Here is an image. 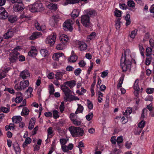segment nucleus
Returning <instances> with one entry per match:
<instances>
[{
    "instance_id": "obj_1",
    "label": "nucleus",
    "mask_w": 154,
    "mask_h": 154,
    "mask_svg": "<svg viewBox=\"0 0 154 154\" xmlns=\"http://www.w3.org/2000/svg\"><path fill=\"white\" fill-rule=\"evenodd\" d=\"M131 53L129 49H127L124 51V54H122L120 60L122 72H125L128 69H130L132 58Z\"/></svg>"
},
{
    "instance_id": "obj_2",
    "label": "nucleus",
    "mask_w": 154,
    "mask_h": 154,
    "mask_svg": "<svg viewBox=\"0 0 154 154\" xmlns=\"http://www.w3.org/2000/svg\"><path fill=\"white\" fill-rule=\"evenodd\" d=\"M61 89L65 95V97H64V100L65 101L71 102L73 100H79L78 97L71 94V91L67 86L63 85L61 86Z\"/></svg>"
},
{
    "instance_id": "obj_3",
    "label": "nucleus",
    "mask_w": 154,
    "mask_h": 154,
    "mask_svg": "<svg viewBox=\"0 0 154 154\" xmlns=\"http://www.w3.org/2000/svg\"><path fill=\"white\" fill-rule=\"evenodd\" d=\"M70 133L73 137H82L83 135L84 131L81 128L71 126L67 128Z\"/></svg>"
},
{
    "instance_id": "obj_4",
    "label": "nucleus",
    "mask_w": 154,
    "mask_h": 154,
    "mask_svg": "<svg viewBox=\"0 0 154 154\" xmlns=\"http://www.w3.org/2000/svg\"><path fill=\"white\" fill-rule=\"evenodd\" d=\"M29 10L32 12H40L43 9L42 4L41 3H35L29 6Z\"/></svg>"
},
{
    "instance_id": "obj_5",
    "label": "nucleus",
    "mask_w": 154,
    "mask_h": 154,
    "mask_svg": "<svg viewBox=\"0 0 154 154\" xmlns=\"http://www.w3.org/2000/svg\"><path fill=\"white\" fill-rule=\"evenodd\" d=\"M73 23V22L70 19L66 20L63 25L64 29L66 31L69 30L72 32L73 30V28L72 26Z\"/></svg>"
},
{
    "instance_id": "obj_6",
    "label": "nucleus",
    "mask_w": 154,
    "mask_h": 154,
    "mask_svg": "<svg viewBox=\"0 0 154 154\" xmlns=\"http://www.w3.org/2000/svg\"><path fill=\"white\" fill-rule=\"evenodd\" d=\"M81 23L84 26L86 27L90 26V17L87 15H84L81 16Z\"/></svg>"
},
{
    "instance_id": "obj_7",
    "label": "nucleus",
    "mask_w": 154,
    "mask_h": 154,
    "mask_svg": "<svg viewBox=\"0 0 154 154\" xmlns=\"http://www.w3.org/2000/svg\"><path fill=\"white\" fill-rule=\"evenodd\" d=\"M20 55L19 52H12L11 51L9 54V61L11 63L17 62L18 60V57Z\"/></svg>"
},
{
    "instance_id": "obj_8",
    "label": "nucleus",
    "mask_w": 154,
    "mask_h": 154,
    "mask_svg": "<svg viewBox=\"0 0 154 154\" xmlns=\"http://www.w3.org/2000/svg\"><path fill=\"white\" fill-rule=\"evenodd\" d=\"M56 38V34L54 32L47 37L46 42L51 46H52L55 43Z\"/></svg>"
},
{
    "instance_id": "obj_9",
    "label": "nucleus",
    "mask_w": 154,
    "mask_h": 154,
    "mask_svg": "<svg viewBox=\"0 0 154 154\" xmlns=\"http://www.w3.org/2000/svg\"><path fill=\"white\" fill-rule=\"evenodd\" d=\"M14 11L16 12H21L24 10V6L23 3L16 4L13 6Z\"/></svg>"
},
{
    "instance_id": "obj_10",
    "label": "nucleus",
    "mask_w": 154,
    "mask_h": 154,
    "mask_svg": "<svg viewBox=\"0 0 154 154\" xmlns=\"http://www.w3.org/2000/svg\"><path fill=\"white\" fill-rule=\"evenodd\" d=\"M8 14L4 8L0 6V19H6L8 18Z\"/></svg>"
},
{
    "instance_id": "obj_11",
    "label": "nucleus",
    "mask_w": 154,
    "mask_h": 154,
    "mask_svg": "<svg viewBox=\"0 0 154 154\" xmlns=\"http://www.w3.org/2000/svg\"><path fill=\"white\" fill-rule=\"evenodd\" d=\"M38 51L35 47L32 46H31L30 51L28 53V55L29 56L34 57L37 55Z\"/></svg>"
},
{
    "instance_id": "obj_12",
    "label": "nucleus",
    "mask_w": 154,
    "mask_h": 154,
    "mask_svg": "<svg viewBox=\"0 0 154 154\" xmlns=\"http://www.w3.org/2000/svg\"><path fill=\"white\" fill-rule=\"evenodd\" d=\"M77 44L78 48L80 51H85L87 48V44L84 42L79 41Z\"/></svg>"
},
{
    "instance_id": "obj_13",
    "label": "nucleus",
    "mask_w": 154,
    "mask_h": 154,
    "mask_svg": "<svg viewBox=\"0 0 154 154\" xmlns=\"http://www.w3.org/2000/svg\"><path fill=\"white\" fill-rule=\"evenodd\" d=\"M52 19L51 21H50V23L51 26H54L57 25V23L59 19V17L57 15H53L52 17Z\"/></svg>"
},
{
    "instance_id": "obj_14",
    "label": "nucleus",
    "mask_w": 154,
    "mask_h": 154,
    "mask_svg": "<svg viewBox=\"0 0 154 154\" xmlns=\"http://www.w3.org/2000/svg\"><path fill=\"white\" fill-rule=\"evenodd\" d=\"M42 34L40 32H34L32 33V35L29 37V39L30 40H34L38 38Z\"/></svg>"
},
{
    "instance_id": "obj_15",
    "label": "nucleus",
    "mask_w": 154,
    "mask_h": 154,
    "mask_svg": "<svg viewBox=\"0 0 154 154\" xmlns=\"http://www.w3.org/2000/svg\"><path fill=\"white\" fill-rule=\"evenodd\" d=\"M20 76L23 79H25L30 76V74L28 70H25L21 72Z\"/></svg>"
},
{
    "instance_id": "obj_16",
    "label": "nucleus",
    "mask_w": 154,
    "mask_h": 154,
    "mask_svg": "<svg viewBox=\"0 0 154 154\" xmlns=\"http://www.w3.org/2000/svg\"><path fill=\"white\" fill-rule=\"evenodd\" d=\"M152 60H153L154 62V54H151L146 56L145 60L146 65L147 66L149 65L151 63Z\"/></svg>"
},
{
    "instance_id": "obj_17",
    "label": "nucleus",
    "mask_w": 154,
    "mask_h": 154,
    "mask_svg": "<svg viewBox=\"0 0 154 154\" xmlns=\"http://www.w3.org/2000/svg\"><path fill=\"white\" fill-rule=\"evenodd\" d=\"M14 35L13 32L11 29L8 30L7 32L3 36V38L5 39H8L11 38Z\"/></svg>"
},
{
    "instance_id": "obj_18",
    "label": "nucleus",
    "mask_w": 154,
    "mask_h": 154,
    "mask_svg": "<svg viewBox=\"0 0 154 154\" xmlns=\"http://www.w3.org/2000/svg\"><path fill=\"white\" fill-rule=\"evenodd\" d=\"M76 81L74 80L67 81L64 83V84L66 85H66H67L70 88L75 86L76 85Z\"/></svg>"
},
{
    "instance_id": "obj_19",
    "label": "nucleus",
    "mask_w": 154,
    "mask_h": 154,
    "mask_svg": "<svg viewBox=\"0 0 154 154\" xmlns=\"http://www.w3.org/2000/svg\"><path fill=\"white\" fill-rule=\"evenodd\" d=\"M85 12L86 14V15H87L89 16H90L91 17L94 16L95 15L96 13L95 10L92 9H89L85 10Z\"/></svg>"
},
{
    "instance_id": "obj_20",
    "label": "nucleus",
    "mask_w": 154,
    "mask_h": 154,
    "mask_svg": "<svg viewBox=\"0 0 154 154\" xmlns=\"http://www.w3.org/2000/svg\"><path fill=\"white\" fill-rule=\"evenodd\" d=\"M20 83L22 89L23 90L28 87L29 85V82L28 80L22 81L20 82Z\"/></svg>"
},
{
    "instance_id": "obj_21",
    "label": "nucleus",
    "mask_w": 154,
    "mask_h": 154,
    "mask_svg": "<svg viewBox=\"0 0 154 154\" xmlns=\"http://www.w3.org/2000/svg\"><path fill=\"white\" fill-rule=\"evenodd\" d=\"M127 5L129 7V8H128V9L129 10L133 11H134L133 8L135 7V3L132 0H128Z\"/></svg>"
},
{
    "instance_id": "obj_22",
    "label": "nucleus",
    "mask_w": 154,
    "mask_h": 154,
    "mask_svg": "<svg viewBox=\"0 0 154 154\" xmlns=\"http://www.w3.org/2000/svg\"><path fill=\"white\" fill-rule=\"evenodd\" d=\"M49 8L51 11H56L58 8V6L56 4L51 3H50L48 6Z\"/></svg>"
},
{
    "instance_id": "obj_23",
    "label": "nucleus",
    "mask_w": 154,
    "mask_h": 154,
    "mask_svg": "<svg viewBox=\"0 0 154 154\" xmlns=\"http://www.w3.org/2000/svg\"><path fill=\"white\" fill-rule=\"evenodd\" d=\"M8 20L9 22L11 23H14L17 20V17L15 15H10L8 16Z\"/></svg>"
},
{
    "instance_id": "obj_24",
    "label": "nucleus",
    "mask_w": 154,
    "mask_h": 154,
    "mask_svg": "<svg viewBox=\"0 0 154 154\" xmlns=\"http://www.w3.org/2000/svg\"><path fill=\"white\" fill-rule=\"evenodd\" d=\"M40 53L42 56L44 57H46L48 56L49 54V53L46 49H41Z\"/></svg>"
},
{
    "instance_id": "obj_25",
    "label": "nucleus",
    "mask_w": 154,
    "mask_h": 154,
    "mask_svg": "<svg viewBox=\"0 0 154 154\" xmlns=\"http://www.w3.org/2000/svg\"><path fill=\"white\" fill-rule=\"evenodd\" d=\"M12 122L15 123H20L22 120L21 117L20 116H15L12 119Z\"/></svg>"
},
{
    "instance_id": "obj_26",
    "label": "nucleus",
    "mask_w": 154,
    "mask_h": 154,
    "mask_svg": "<svg viewBox=\"0 0 154 154\" xmlns=\"http://www.w3.org/2000/svg\"><path fill=\"white\" fill-rule=\"evenodd\" d=\"M79 14V11L78 9H74L71 13V17L73 19L78 17Z\"/></svg>"
},
{
    "instance_id": "obj_27",
    "label": "nucleus",
    "mask_w": 154,
    "mask_h": 154,
    "mask_svg": "<svg viewBox=\"0 0 154 154\" xmlns=\"http://www.w3.org/2000/svg\"><path fill=\"white\" fill-rule=\"evenodd\" d=\"M32 141L31 139L29 137H27L25 139V142L23 143V146L24 148H26L27 145L30 144Z\"/></svg>"
},
{
    "instance_id": "obj_28",
    "label": "nucleus",
    "mask_w": 154,
    "mask_h": 154,
    "mask_svg": "<svg viewBox=\"0 0 154 154\" xmlns=\"http://www.w3.org/2000/svg\"><path fill=\"white\" fill-rule=\"evenodd\" d=\"M63 55V53H57L53 55L52 58L54 60L57 61L59 60V58Z\"/></svg>"
},
{
    "instance_id": "obj_29",
    "label": "nucleus",
    "mask_w": 154,
    "mask_h": 154,
    "mask_svg": "<svg viewBox=\"0 0 154 154\" xmlns=\"http://www.w3.org/2000/svg\"><path fill=\"white\" fill-rule=\"evenodd\" d=\"M125 76V75L124 74H122L121 77H120L119 79V83L117 85V86L118 88H119L122 87V84L123 83Z\"/></svg>"
},
{
    "instance_id": "obj_30",
    "label": "nucleus",
    "mask_w": 154,
    "mask_h": 154,
    "mask_svg": "<svg viewBox=\"0 0 154 154\" xmlns=\"http://www.w3.org/2000/svg\"><path fill=\"white\" fill-rule=\"evenodd\" d=\"M69 40V38H68V36L66 35L63 34L61 36L60 42L62 43H66Z\"/></svg>"
},
{
    "instance_id": "obj_31",
    "label": "nucleus",
    "mask_w": 154,
    "mask_h": 154,
    "mask_svg": "<svg viewBox=\"0 0 154 154\" xmlns=\"http://www.w3.org/2000/svg\"><path fill=\"white\" fill-rule=\"evenodd\" d=\"M139 49L141 55L143 57H144L145 49L142 44H139Z\"/></svg>"
},
{
    "instance_id": "obj_32",
    "label": "nucleus",
    "mask_w": 154,
    "mask_h": 154,
    "mask_svg": "<svg viewBox=\"0 0 154 154\" xmlns=\"http://www.w3.org/2000/svg\"><path fill=\"white\" fill-rule=\"evenodd\" d=\"M63 74L64 73L62 72H57L55 75L56 79L57 80H61Z\"/></svg>"
},
{
    "instance_id": "obj_33",
    "label": "nucleus",
    "mask_w": 154,
    "mask_h": 154,
    "mask_svg": "<svg viewBox=\"0 0 154 154\" xmlns=\"http://www.w3.org/2000/svg\"><path fill=\"white\" fill-rule=\"evenodd\" d=\"M78 58V57L77 55L70 56V57L68 58L69 61L70 62H75Z\"/></svg>"
},
{
    "instance_id": "obj_34",
    "label": "nucleus",
    "mask_w": 154,
    "mask_h": 154,
    "mask_svg": "<svg viewBox=\"0 0 154 154\" xmlns=\"http://www.w3.org/2000/svg\"><path fill=\"white\" fill-rule=\"evenodd\" d=\"M29 110L28 108L26 107H25L23 108L22 111L21 113V115L23 116L28 115L29 113Z\"/></svg>"
},
{
    "instance_id": "obj_35",
    "label": "nucleus",
    "mask_w": 154,
    "mask_h": 154,
    "mask_svg": "<svg viewBox=\"0 0 154 154\" xmlns=\"http://www.w3.org/2000/svg\"><path fill=\"white\" fill-rule=\"evenodd\" d=\"M148 110L147 108H144L142 111L141 116V119H144L145 116L147 115Z\"/></svg>"
},
{
    "instance_id": "obj_36",
    "label": "nucleus",
    "mask_w": 154,
    "mask_h": 154,
    "mask_svg": "<svg viewBox=\"0 0 154 154\" xmlns=\"http://www.w3.org/2000/svg\"><path fill=\"white\" fill-rule=\"evenodd\" d=\"M96 84V80H94L92 83L91 87V96L93 97L95 93L94 91V87Z\"/></svg>"
},
{
    "instance_id": "obj_37",
    "label": "nucleus",
    "mask_w": 154,
    "mask_h": 154,
    "mask_svg": "<svg viewBox=\"0 0 154 154\" xmlns=\"http://www.w3.org/2000/svg\"><path fill=\"white\" fill-rule=\"evenodd\" d=\"M142 129L139 127H137L135 128L134 131V134L135 135H138L141 133Z\"/></svg>"
},
{
    "instance_id": "obj_38",
    "label": "nucleus",
    "mask_w": 154,
    "mask_h": 154,
    "mask_svg": "<svg viewBox=\"0 0 154 154\" xmlns=\"http://www.w3.org/2000/svg\"><path fill=\"white\" fill-rule=\"evenodd\" d=\"M120 20L121 19L119 18H117L115 22V26L117 29H119L120 27Z\"/></svg>"
},
{
    "instance_id": "obj_39",
    "label": "nucleus",
    "mask_w": 154,
    "mask_h": 154,
    "mask_svg": "<svg viewBox=\"0 0 154 154\" xmlns=\"http://www.w3.org/2000/svg\"><path fill=\"white\" fill-rule=\"evenodd\" d=\"M96 35V33L95 32H93L88 35L87 38L88 39L91 40L94 39L95 38Z\"/></svg>"
},
{
    "instance_id": "obj_40",
    "label": "nucleus",
    "mask_w": 154,
    "mask_h": 154,
    "mask_svg": "<svg viewBox=\"0 0 154 154\" xmlns=\"http://www.w3.org/2000/svg\"><path fill=\"white\" fill-rule=\"evenodd\" d=\"M66 2L65 3V5H66L68 4H74L75 3H78L79 0H66Z\"/></svg>"
},
{
    "instance_id": "obj_41",
    "label": "nucleus",
    "mask_w": 154,
    "mask_h": 154,
    "mask_svg": "<svg viewBox=\"0 0 154 154\" xmlns=\"http://www.w3.org/2000/svg\"><path fill=\"white\" fill-rule=\"evenodd\" d=\"M116 142L119 146V147L120 148L121 147L120 144L122 143L123 142V137L121 136L118 137L116 140Z\"/></svg>"
},
{
    "instance_id": "obj_42",
    "label": "nucleus",
    "mask_w": 154,
    "mask_h": 154,
    "mask_svg": "<svg viewBox=\"0 0 154 154\" xmlns=\"http://www.w3.org/2000/svg\"><path fill=\"white\" fill-rule=\"evenodd\" d=\"M139 81L137 79L134 82V90H140L138 85Z\"/></svg>"
},
{
    "instance_id": "obj_43",
    "label": "nucleus",
    "mask_w": 154,
    "mask_h": 154,
    "mask_svg": "<svg viewBox=\"0 0 154 154\" xmlns=\"http://www.w3.org/2000/svg\"><path fill=\"white\" fill-rule=\"evenodd\" d=\"M146 56H147V55H150L151 54H152V49L149 47H148L147 48L146 50Z\"/></svg>"
},
{
    "instance_id": "obj_44",
    "label": "nucleus",
    "mask_w": 154,
    "mask_h": 154,
    "mask_svg": "<svg viewBox=\"0 0 154 154\" xmlns=\"http://www.w3.org/2000/svg\"><path fill=\"white\" fill-rule=\"evenodd\" d=\"M65 44L63 43L57 45L56 47V49L59 50H62L64 48Z\"/></svg>"
},
{
    "instance_id": "obj_45",
    "label": "nucleus",
    "mask_w": 154,
    "mask_h": 154,
    "mask_svg": "<svg viewBox=\"0 0 154 154\" xmlns=\"http://www.w3.org/2000/svg\"><path fill=\"white\" fill-rule=\"evenodd\" d=\"M59 112L56 110H54L53 111V116L54 119H56L59 117Z\"/></svg>"
},
{
    "instance_id": "obj_46",
    "label": "nucleus",
    "mask_w": 154,
    "mask_h": 154,
    "mask_svg": "<svg viewBox=\"0 0 154 154\" xmlns=\"http://www.w3.org/2000/svg\"><path fill=\"white\" fill-rule=\"evenodd\" d=\"M132 111V108L130 107H128L125 110V111L124 113V115L128 116L131 113Z\"/></svg>"
},
{
    "instance_id": "obj_47",
    "label": "nucleus",
    "mask_w": 154,
    "mask_h": 154,
    "mask_svg": "<svg viewBox=\"0 0 154 154\" xmlns=\"http://www.w3.org/2000/svg\"><path fill=\"white\" fill-rule=\"evenodd\" d=\"M141 120H142L138 123V127L143 129L145 125V122L143 120V119Z\"/></svg>"
},
{
    "instance_id": "obj_48",
    "label": "nucleus",
    "mask_w": 154,
    "mask_h": 154,
    "mask_svg": "<svg viewBox=\"0 0 154 154\" xmlns=\"http://www.w3.org/2000/svg\"><path fill=\"white\" fill-rule=\"evenodd\" d=\"M69 140L68 139L60 138V142L61 145H65L67 143V141Z\"/></svg>"
},
{
    "instance_id": "obj_49",
    "label": "nucleus",
    "mask_w": 154,
    "mask_h": 154,
    "mask_svg": "<svg viewBox=\"0 0 154 154\" xmlns=\"http://www.w3.org/2000/svg\"><path fill=\"white\" fill-rule=\"evenodd\" d=\"M71 121L75 125L79 126L81 125V122L76 119H71Z\"/></svg>"
},
{
    "instance_id": "obj_50",
    "label": "nucleus",
    "mask_w": 154,
    "mask_h": 154,
    "mask_svg": "<svg viewBox=\"0 0 154 154\" xmlns=\"http://www.w3.org/2000/svg\"><path fill=\"white\" fill-rule=\"evenodd\" d=\"M48 131V137H49V135H51L50 137H51L53 136V135H51L53 133V128L51 127H50L48 128L47 130Z\"/></svg>"
},
{
    "instance_id": "obj_51",
    "label": "nucleus",
    "mask_w": 154,
    "mask_h": 154,
    "mask_svg": "<svg viewBox=\"0 0 154 154\" xmlns=\"http://www.w3.org/2000/svg\"><path fill=\"white\" fill-rule=\"evenodd\" d=\"M78 109L75 112V113L76 114L78 113L77 111L79 112V113H82V112L84 109L83 106H82L81 104H78Z\"/></svg>"
},
{
    "instance_id": "obj_52",
    "label": "nucleus",
    "mask_w": 154,
    "mask_h": 154,
    "mask_svg": "<svg viewBox=\"0 0 154 154\" xmlns=\"http://www.w3.org/2000/svg\"><path fill=\"white\" fill-rule=\"evenodd\" d=\"M93 117V113L91 112L89 113L88 115L86 116V118L87 120L90 121L91 120Z\"/></svg>"
},
{
    "instance_id": "obj_53",
    "label": "nucleus",
    "mask_w": 154,
    "mask_h": 154,
    "mask_svg": "<svg viewBox=\"0 0 154 154\" xmlns=\"http://www.w3.org/2000/svg\"><path fill=\"white\" fill-rule=\"evenodd\" d=\"M23 100L22 97L16 96L15 99V102L16 103H20Z\"/></svg>"
},
{
    "instance_id": "obj_54",
    "label": "nucleus",
    "mask_w": 154,
    "mask_h": 154,
    "mask_svg": "<svg viewBox=\"0 0 154 154\" xmlns=\"http://www.w3.org/2000/svg\"><path fill=\"white\" fill-rule=\"evenodd\" d=\"M137 29H134L131 32V34H130V37L132 38H134L137 34Z\"/></svg>"
},
{
    "instance_id": "obj_55",
    "label": "nucleus",
    "mask_w": 154,
    "mask_h": 154,
    "mask_svg": "<svg viewBox=\"0 0 154 154\" xmlns=\"http://www.w3.org/2000/svg\"><path fill=\"white\" fill-rule=\"evenodd\" d=\"M88 107L89 109H93V106L91 101H90L89 100H87Z\"/></svg>"
},
{
    "instance_id": "obj_56",
    "label": "nucleus",
    "mask_w": 154,
    "mask_h": 154,
    "mask_svg": "<svg viewBox=\"0 0 154 154\" xmlns=\"http://www.w3.org/2000/svg\"><path fill=\"white\" fill-rule=\"evenodd\" d=\"M35 122V118H32L29 121V126L31 125L32 127H34Z\"/></svg>"
},
{
    "instance_id": "obj_57",
    "label": "nucleus",
    "mask_w": 154,
    "mask_h": 154,
    "mask_svg": "<svg viewBox=\"0 0 154 154\" xmlns=\"http://www.w3.org/2000/svg\"><path fill=\"white\" fill-rule=\"evenodd\" d=\"M14 88L17 91H20L22 90L20 83L16 84L14 86Z\"/></svg>"
},
{
    "instance_id": "obj_58",
    "label": "nucleus",
    "mask_w": 154,
    "mask_h": 154,
    "mask_svg": "<svg viewBox=\"0 0 154 154\" xmlns=\"http://www.w3.org/2000/svg\"><path fill=\"white\" fill-rule=\"evenodd\" d=\"M11 2L13 4L23 3V0H11Z\"/></svg>"
},
{
    "instance_id": "obj_59",
    "label": "nucleus",
    "mask_w": 154,
    "mask_h": 154,
    "mask_svg": "<svg viewBox=\"0 0 154 154\" xmlns=\"http://www.w3.org/2000/svg\"><path fill=\"white\" fill-rule=\"evenodd\" d=\"M61 148L63 151L64 152H67L69 151L67 146L66 145H61Z\"/></svg>"
},
{
    "instance_id": "obj_60",
    "label": "nucleus",
    "mask_w": 154,
    "mask_h": 154,
    "mask_svg": "<svg viewBox=\"0 0 154 154\" xmlns=\"http://www.w3.org/2000/svg\"><path fill=\"white\" fill-rule=\"evenodd\" d=\"M122 11L116 10L115 12V15L117 17H120L121 16Z\"/></svg>"
},
{
    "instance_id": "obj_61",
    "label": "nucleus",
    "mask_w": 154,
    "mask_h": 154,
    "mask_svg": "<svg viewBox=\"0 0 154 154\" xmlns=\"http://www.w3.org/2000/svg\"><path fill=\"white\" fill-rule=\"evenodd\" d=\"M82 71L81 69L80 68H78L75 69L74 71V74L78 76L80 74Z\"/></svg>"
},
{
    "instance_id": "obj_62",
    "label": "nucleus",
    "mask_w": 154,
    "mask_h": 154,
    "mask_svg": "<svg viewBox=\"0 0 154 154\" xmlns=\"http://www.w3.org/2000/svg\"><path fill=\"white\" fill-rule=\"evenodd\" d=\"M18 59L20 61H24L25 60V57L23 55H20L18 56Z\"/></svg>"
},
{
    "instance_id": "obj_63",
    "label": "nucleus",
    "mask_w": 154,
    "mask_h": 154,
    "mask_svg": "<svg viewBox=\"0 0 154 154\" xmlns=\"http://www.w3.org/2000/svg\"><path fill=\"white\" fill-rule=\"evenodd\" d=\"M21 49V47L20 46H17L15 48H14V49L11 50V51L12 52H19L18 51L20 50Z\"/></svg>"
},
{
    "instance_id": "obj_64",
    "label": "nucleus",
    "mask_w": 154,
    "mask_h": 154,
    "mask_svg": "<svg viewBox=\"0 0 154 154\" xmlns=\"http://www.w3.org/2000/svg\"><path fill=\"white\" fill-rule=\"evenodd\" d=\"M1 110L2 112L6 113L8 112L9 111V109L8 108L5 107H1Z\"/></svg>"
}]
</instances>
